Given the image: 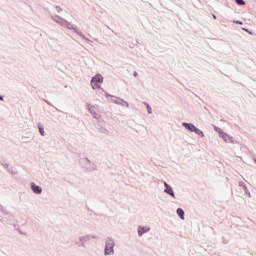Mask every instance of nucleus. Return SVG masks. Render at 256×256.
<instances>
[{"mask_svg":"<svg viewBox=\"0 0 256 256\" xmlns=\"http://www.w3.org/2000/svg\"><path fill=\"white\" fill-rule=\"evenodd\" d=\"M79 165L81 169H84L86 173H93V171H97V164L93 163L87 157L79 159Z\"/></svg>","mask_w":256,"mask_h":256,"instance_id":"obj_1","label":"nucleus"},{"mask_svg":"<svg viewBox=\"0 0 256 256\" xmlns=\"http://www.w3.org/2000/svg\"><path fill=\"white\" fill-rule=\"evenodd\" d=\"M104 255L105 256L115 255V240L112 237L106 238Z\"/></svg>","mask_w":256,"mask_h":256,"instance_id":"obj_2","label":"nucleus"},{"mask_svg":"<svg viewBox=\"0 0 256 256\" xmlns=\"http://www.w3.org/2000/svg\"><path fill=\"white\" fill-rule=\"evenodd\" d=\"M103 80V75L99 73L93 76L90 80V85L92 89H101V91H103V88H101V83H103Z\"/></svg>","mask_w":256,"mask_h":256,"instance_id":"obj_3","label":"nucleus"},{"mask_svg":"<svg viewBox=\"0 0 256 256\" xmlns=\"http://www.w3.org/2000/svg\"><path fill=\"white\" fill-rule=\"evenodd\" d=\"M150 231H151L150 226L139 225L138 229H137L138 237H143V235H145V233H149Z\"/></svg>","mask_w":256,"mask_h":256,"instance_id":"obj_4","label":"nucleus"},{"mask_svg":"<svg viewBox=\"0 0 256 256\" xmlns=\"http://www.w3.org/2000/svg\"><path fill=\"white\" fill-rule=\"evenodd\" d=\"M30 188L31 191L35 193V195H41V193H43V188L39 185H36L35 182L30 183Z\"/></svg>","mask_w":256,"mask_h":256,"instance_id":"obj_5","label":"nucleus"},{"mask_svg":"<svg viewBox=\"0 0 256 256\" xmlns=\"http://www.w3.org/2000/svg\"><path fill=\"white\" fill-rule=\"evenodd\" d=\"M164 187V193L175 199V191H173V187L169 185L167 182H164Z\"/></svg>","mask_w":256,"mask_h":256,"instance_id":"obj_6","label":"nucleus"},{"mask_svg":"<svg viewBox=\"0 0 256 256\" xmlns=\"http://www.w3.org/2000/svg\"><path fill=\"white\" fill-rule=\"evenodd\" d=\"M86 105L89 113H91L94 119H101V115L97 114V112L95 111V107L93 105H91L90 103H87Z\"/></svg>","mask_w":256,"mask_h":256,"instance_id":"obj_7","label":"nucleus"},{"mask_svg":"<svg viewBox=\"0 0 256 256\" xmlns=\"http://www.w3.org/2000/svg\"><path fill=\"white\" fill-rule=\"evenodd\" d=\"M112 103H115L116 105H121L122 107H129V102L115 96L114 99H112Z\"/></svg>","mask_w":256,"mask_h":256,"instance_id":"obj_8","label":"nucleus"},{"mask_svg":"<svg viewBox=\"0 0 256 256\" xmlns=\"http://www.w3.org/2000/svg\"><path fill=\"white\" fill-rule=\"evenodd\" d=\"M182 127H184V129H186L187 131H190V133H194V131L197 129V126H195V124L189 122H182Z\"/></svg>","mask_w":256,"mask_h":256,"instance_id":"obj_9","label":"nucleus"},{"mask_svg":"<svg viewBox=\"0 0 256 256\" xmlns=\"http://www.w3.org/2000/svg\"><path fill=\"white\" fill-rule=\"evenodd\" d=\"M51 19L54 20L55 23H58V25H61V27H63L64 23H67V20L63 19L59 15H51Z\"/></svg>","mask_w":256,"mask_h":256,"instance_id":"obj_10","label":"nucleus"},{"mask_svg":"<svg viewBox=\"0 0 256 256\" xmlns=\"http://www.w3.org/2000/svg\"><path fill=\"white\" fill-rule=\"evenodd\" d=\"M214 131H216L217 134H219V137L225 141V131L221 129L219 126L213 125Z\"/></svg>","mask_w":256,"mask_h":256,"instance_id":"obj_11","label":"nucleus"},{"mask_svg":"<svg viewBox=\"0 0 256 256\" xmlns=\"http://www.w3.org/2000/svg\"><path fill=\"white\" fill-rule=\"evenodd\" d=\"M176 213L182 221H185V210L183 208H177Z\"/></svg>","mask_w":256,"mask_h":256,"instance_id":"obj_12","label":"nucleus"},{"mask_svg":"<svg viewBox=\"0 0 256 256\" xmlns=\"http://www.w3.org/2000/svg\"><path fill=\"white\" fill-rule=\"evenodd\" d=\"M63 27H67L68 29H70V31H75L77 26L71 24L69 21L66 20V23H64Z\"/></svg>","mask_w":256,"mask_h":256,"instance_id":"obj_13","label":"nucleus"},{"mask_svg":"<svg viewBox=\"0 0 256 256\" xmlns=\"http://www.w3.org/2000/svg\"><path fill=\"white\" fill-rule=\"evenodd\" d=\"M37 126H38V131L40 135L42 137H45V127L41 123H38Z\"/></svg>","mask_w":256,"mask_h":256,"instance_id":"obj_14","label":"nucleus"},{"mask_svg":"<svg viewBox=\"0 0 256 256\" xmlns=\"http://www.w3.org/2000/svg\"><path fill=\"white\" fill-rule=\"evenodd\" d=\"M79 241L80 242H87V241H91V235H86V236H80L79 237Z\"/></svg>","mask_w":256,"mask_h":256,"instance_id":"obj_15","label":"nucleus"},{"mask_svg":"<svg viewBox=\"0 0 256 256\" xmlns=\"http://www.w3.org/2000/svg\"><path fill=\"white\" fill-rule=\"evenodd\" d=\"M143 104L145 105V107L147 109L148 115H151L153 113V109L151 108V105L148 102H143Z\"/></svg>","mask_w":256,"mask_h":256,"instance_id":"obj_16","label":"nucleus"},{"mask_svg":"<svg viewBox=\"0 0 256 256\" xmlns=\"http://www.w3.org/2000/svg\"><path fill=\"white\" fill-rule=\"evenodd\" d=\"M194 133H195L196 135H198V137H205V133H204L201 129L197 128V127H196V129L194 130Z\"/></svg>","mask_w":256,"mask_h":256,"instance_id":"obj_17","label":"nucleus"},{"mask_svg":"<svg viewBox=\"0 0 256 256\" xmlns=\"http://www.w3.org/2000/svg\"><path fill=\"white\" fill-rule=\"evenodd\" d=\"M7 171L11 175H17V171H15V168H13V167L8 168Z\"/></svg>","mask_w":256,"mask_h":256,"instance_id":"obj_18","label":"nucleus"},{"mask_svg":"<svg viewBox=\"0 0 256 256\" xmlns=\"http://www.w3.org/2000/svg\"><path fill=\"white\" fill-rule=\"evenodd\" d=\"M0 211H1V213H3V215H9V212L1 204H0Z\"/></svg>","mask_w":256,"mask_h":256,"instance_id":"obj_19","label":"nucleus"},{"mask_svg":"<svg viewBox=\"0 0 256 256\" xmlns=\"http://www.w3.org/2000/svg\"><path fill=\"white\" fill-rule=\"evenodd\" d=\"M80 37H81V39H83L87 43H93V41H91L89 38H87V36H85L84 34H82Z\"/></svg>","mask_w":256,"mask_h":256,"instance_id":"obj_20","label":"nucleus"},{"mask_svg":"<svg viewBox=\"0 0 256 256\" xmlns=\"http://www.w3.org/2000/svg\"><path fill=\"white\" fill-rule=\"evenodd\" d=\"M102 91H104L106 99H109V97H112L113 99H115V96L109 94V93H108L107 91H105L104 89H103Z\"/></svg>","mask_w":256,"mask_h":256,"instance_id":"obj_21","label":"nucleus"},{"mask_svg":"<svg viewBox=\"0 0 256 256\" xmlns=\"http://www.w3.org/2000/svg\"><path fill=\"white\" fill-rule=\"evenodd\" d=\"M76 35H78L79 37H81V35H83V32L79 31V29L76 27V29L73 30Z\"/></svg>","mask_w":256,"mask_h":256,"instance_id":"obj_22","label":"nucleus"},{"mask_svg":"<svg viewBox=\"0 0 256 256\" xmlns=\"http://www.w3.org/2000/svg\"><path fill=\"white\" fill-rule=\"evenodd\" d=\"M0 165H2V167L6 168L7 170L10 168L9 164L2 162L1 160H0Z\"/></svg>","mask_w":256,"mask_h":256,"instance_id":"obj_23","label":"nucleus"},{"mask_svg":"<svg viewBox=\"0 0 256 256\" xmlns=\"http://www.w3.org/2000/svg\"><path fill=\"white\" fill-rule=\"evenodd\" d=\"M236 3L238 5H245V1H243V0H236Z\"/></svg>","mask_w":256,"mask_h":256,"instance_id":"obj_24","label":"nucleus"},{"mask_svg":"<svg viewBox=\"0 0 256 256\" xmlns=\"http://www.w3.org/2000/svg\"><path fill=\"white\" fill-rule=\"evenodd\" d=\"M57 13H61L63 11V8L61 6H56Z\"/></svg>","mask_w":256,"mask_h":256,"instance_id":"obj_25","label":"nucleus"},{"mask_svg":"<svg viewBox=\"0 0 256 256\" xmlns=\"http://www.w3.org/2000/svg\"><path fill=\"white\" fill-rule=\"evenodd\" d=\"M90 239H99V236H97V235H90Z\"/></svg>","mask_w":256,"mask_h":256,"instance_id":"obj_26","label":"nucleus"},{"mask_svg":"<svg viewBox=\"0 0 256 256\" xmlns=\"http://www.w3.org/2000/svg\"><path fill=\"white\" fill-rule=\"evenodd\" d=\"M78 247H85V242H80V244L78 245Z\"/></svg>","mask_w":256,"mask_h":256,"instance_id":"obj_27","label":"nucleus"},{"mask_svg":"<svg viewBox=\"0 0 256 256\" xmlns=\"http://www.w3.org/2000/svg\"><path fill=\"white\" fill-rule=\"evenodd\" d=\"M0 101H5V96L0 95Z\"/></svg>","mask_w":256,"mask_h":256,"instance_id":"obj_28","label":"nucleus"},{"mask_svg":"<svg viewBox=\"0 0 256 256\" xmlns=\"http://www.w3.org/2000/svg\"><path fill=\"white\" fill-rule=\"evenodd\" d=\"M18 232L20 233V235H27V233L21 231V230H18Z\"/></svg>","mask_w":256,"mask_h":256,"instance_id":"obj_29","label":"nucleus"},{"mask_svg":"<svg viewBox=\"0 0 256 256\" xmlns=\"http://www.w3.org/2000/svg\"><path fill=\"white\" fill-rule=\"evenodd\" d=\"M137 75H139V74L137 73V71H134V72H133V77H137Z\"/></svg>","mask_w":256,"mask_h":256,"instance_id":"obj_30","label":"nucleus"},{"mask_svg":"<svg viewBox=\"0 0 256 256\" xmlns=\"http://www.w3.org/2000/svg\"><path fill=\"white\" fill-rule=\"evenodd\" d=\"M75 244L76 245H81V241L78 240V241L75 242Z\"/></svg>","mask_w":256,"mask_h":256,"instance_id":"obj_31","label":"nucleus"},{"mask_svg":"<svg viewBox=\"0 0 256 256\" xmlns=\"http://www.w3.org/2000/svg\"><path fill=\"white\" fill-rule=\"evenodd\" d=\"M213 19H217V15L212 14Z\"/></svg>","mask_w":256,"mask_h":256,"instance_id":"obj_32","label":"nucleus"},{"mask_svg":"<svg viewBox=\"0 0 256 256\" xmlns=\"http://www.w3.org/2000/svg\"><path fill=\"white\" fill-rule=\"evenodd\" d=\"M222 239H223V240H222V242H223V243H225V238H224V237H222Z\"/></svg>","mask_w":256,"mask_h":256,"instance_id":"obj_33","label":"nucleus"}]
</instances>
